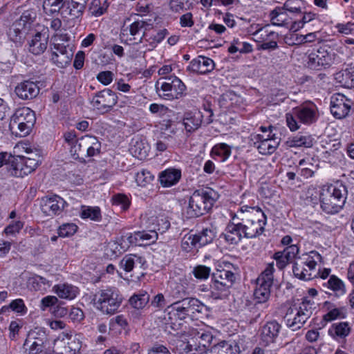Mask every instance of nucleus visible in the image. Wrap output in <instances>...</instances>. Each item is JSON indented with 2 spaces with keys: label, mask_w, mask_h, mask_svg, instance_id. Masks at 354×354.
<instances>
[{
  "label": "nucleus",
  "mask_w": 354,
  "mask_h": 354,
  "mask_svg": "<svg viewBox=\"0 0 354 354\" xmlns=\"http://www.w3.org/2000/svg\"><path fill=\"white\" fill-rule=\"evenodd\" d=\"M274 271V262L268 263L265 270L259 276L257 279L266 281L267 283H273V272Z\"/></svg>",
  "instance_id": "61"
},
{
  "label": "nucleus",
  "mask_w": 354,
  "mask_h": 354,
  "mask_svg": "<svg viewBox=\"0 0 354 354\" xmlns=\"http://www.w3.org/2000/svg\"><path fill=\"white\" fill-rule=\"evenodd\" d=\"M335 80L341 86L354 88V67L342 70L335 74Z\"/></svg>",
  "instance_id": "32"
},
{
  "label": "nucleus",
  "mask_w": 354,
  "mask_h": 354,
  "mask_svg": "<svg viewBox=\"0 0 354 354\" xmlns=\"http://www.w3.org/2000/svg\"><path fill=\"white\" fill-rule=\"evenodd\" d=\"M181 247L187 252H191L193 249L201 248L196 235L192 234H187L183 238Z\"/></svg>",
  "instance_id": "50"
},
{
  "label": "nucleus",
  "mask_w": 354,
  "mask_h": 354,
  "mask_svg": "<svg viewBox=\"0 0 354 354\" xmlns=\"http://www.w3.org/2000/svg\"><path fill=\"white\" fill-rule=\"evenodd\" d=\"M63 137L75 160L84 162L86 158L93 157L100 152L101 142L95 136L86 135L77 138L75 132L68 131Z\"/></svg>",
  "instance_id": "1"
},
{
  "label": "nucleus",
  "mask_w": 354,
  "mask_h": 354,
  "mask_svg": "<svg viewBox=\"0 0 354 354\" xmlns=\"http://www.w3.org/2000/svg\"><path fill=\"white\" fill-rule=\"evenodd\" d=\"M59 297L66 299H73L78 294V288L68 283L58 284L53 288Z\"/></svg>",
  "instance_id": "35"
},
{
  "label": "nucleus",
  "mask_w": 354,
  "mask_h": 354,
  "mask_svg": "<svg viewBox=\"0 0 354 354\" xmlns=\"http://www.w3.org/2000/svg\"><path fill=\"white\" fill-rule=\"evenodd\" d=\"M66 205V201L57 195L45 196L40 203L42 212L48 216L61 214Z\"/></svg>",
  "instance_id": "15"
},
{
  "label": "nucleus",
  "mask_w": 354,
  "mask_h": 354,
  "mask_svg": "<svg viewBox=\"0 0 354 354\" xmlns=\"http://www.w3.org/2000/svg\"><path fill=\"white\" fill-rule=\"evenodd\" d=\"M315 17V14L313 12H305L301 20L295 21L291 26V29L297 30L304 27V24L313 20Z\"/></svg>",
  "instance_id": "60"
},
{
  "label": "nucleus",
  "mask_w": 354,
  "mask_h": 354,
  "mask_svg": "<svg viewBox=\"0 0 354 354\" xmlns=\"http://www.w3.org/2000/svg\"><path fill=\"white\" fill-rule=\"evenodd\" d=\"M351 101L341 93H335L330 98V112L336 118H345L349 113Z\"/></svg>",
  "instance_id": "17"
},
{
  "label": "nucleus",
  "mask_w": 354,
  "mask_h": 354,
  "mask_svg": "<svg viewBox=\"0 0 354 354\" xmlns=\"http://www.w3.org/2000/svg\"><path fill=\"white\" fill-rule=\"evenodd\" d=\"M314 138L310 135L298 134L294 136L288 142L291 147H306L310 148L314 144Z\"/></svg>",
  "instance_id": "40"
},
{
  "label": "nucleus",
  "mask_w": 354,
  "mask_h": 354,
  "mask_svg": "<svg viewBox=\"0 0 354 354\" xmlns=\"http://www.w3.org/2000/svg\"><path fill=\"white\" fill-rule=\"evenodd\" d=\"M150 28V24L142 19H138L132 22L129 27V34L133 37L136 40V36H140L138 41L134 44H140L143 38L146 36V31Z\"/></svg>",
  "instance_id": "30"
},
{
  "label": "nucleus",
  "mask_w": 354,
  "mask_h": 354,
  "mask_svg": "<svg viewBox=\"0 0 354 354\" xmlns=\"http://www.w3.org/2000/svg\"><path fill=\"white\" fill-rule=\"evenodd\" d=\"M86 2V1L84 0H80V1L71 0L68 2L67 8L69 10V15L73 19H78L83 15Z\"/></svg>",
  "instance_id": "41"
},
{
  "label": "nucleus",
  "mask_w": 354,
  "mask_h": 354,
  "mask_svg": "<svg viewBox=\"0 0 354 354\" xmlns=\"http://www.w3.org/2000/svg\"><path fill=\"white\" fill-rule=\"evenodd\" d=\"M240 221L234 214L225 230L224 238L230 244H237L244 237V230Z\"/></svg>",
  "instance_id": "18"
},
{
  "label": "nucleus",
  "mask_w": 354,
  "mask_h": 354,
  "mask_svg": "<svg viewBox=\"0 0 354 354\" xmlns=\"http://www.w3.org/2000/svg\"><path fill=\"white\" fill-rule=\"evenodd\" d=\"M118 102L116 94L110 89H104L95 94L91 104L100 113L109 112Z\"/></svg>",
  "instance_id": "14"
},
{
  "label": "nucleus",
  "mask_w": 354,
  "mask_h": 354,
  "mask_svg": "<svg viewBox=\"0 0 354 354\" xmlns=\"http://www.w3.org/2000/svg\"><path fill=\"white\" fill-rule=\"evenodd\" d=\"M36 17L37 14L32 10L24 11L10 27L8 32L9 39L16 44H22Z\"/></svg>",
  "instance_id": "6"
},
{
  "label": "nucleus",
  "mask_w": 354,
  "mask_h": 354,
  "mask_svg": "<svg viewBox=\"0 0 354 354\" xmlns=\"http://www.w3.org/2000/svg\"><path fill=\"white\" fill-rule=\"evenodd\" d=\"M244 230V237L253 239L261 235L265 230L266 223L255 221H240Z\"/></svg>",
  "instance_id": "28"
},
{
  "label": "nucleus",
  "mask_w": 354,
  "mask_h": 354,
  "mask_svg": "<svg viewBox=\"0 0 354 354\" xmlns=\"http://www.w3.org/2000/svg\"><path fill=\"white\" fill-rule=\"evenodd\" d=\"M81 347L80 335L63 332L54 340L53 351L57 354H76Z\"/></svg>",
  "instance_id": "10"
},
{
  "label": "nucleus",
  "mask_w": 354,
  "mask_h": 354,
  "mask_svg": "<svg viewBox=\"0 0 354 354\" xmlns=\"http://www.w3.org/2000/svg\"><path fill=\"white\" fill-rule=\"evenodd\" d=\"M293 113L302 123L310 124L318 118L317 109L313 104L303 105L294 109Z\"/></svg>",
  "instance_id": "23"
},
{
  "label": "nucleus",
  "mask_w": 354,
  "mask_h": 354,
  "mask_svg": "<svg viewBox=\"0 0 354 354\" xmlns=\"http://www.w3.org/2000/svg\"><path fill=\"white\" fill-rule=\"evenodd\" d=\"M183 301L189 317L194 316L196 313H201L205 307L202 302L194 297L185 298Z\"/></svg>",
  "instance_id": "43"
},
{
  "label": "nucleus",
  "mask_w": 354,
  "mask_h": 354,
  "mask_svg": "<svg viewBox=\"0 0 354 354\" xmlns=\"http://www.w3.org/2000/svg\"><path fill=\"white\" fill-rule=\"evenodd\" d=\"M185 85L177 77H167L160 79L156 84L158 95L165 100L178 99L183 96Z\"/></svg>",
  "instance_id": "8"
},
{
  "label": "nucleus",
  "mask_w": 354,
  "mask_h": 354,
  "mask_svg": "<svg viewBox=\"0 0 354 354\" xmlns=\"http://www.w3.org/2000/svg\"><path fill=\"white\" fill-rule=\"evenodd\" d=\"M312 305L309 301L305 300L298 308H288L284 316L287 326L293 330L300 329L313 314Z\"/></svg>",
  "instance_id": "9"
},
{
  "label": "nucleus",
  "mask_w": 354,
  "mask_h": 354,
  "mask_svg": "<svg viewBox=\"0 0 354 354\" xmlns=\"http://www.w3.org/2000/svg\"><path fill=\"white\" fill-rule=\"evenodd\" d=\"M32 155L34 157H24V156H20L26 176L35 171L41 162V157L39 153Z\"/></svg>",
  "instance_id": "37"
},
{
  "label": "nucleus",
  "mask_w": 354,
  "mask_h": 354,
  "mask_svg": "<svg viewBox=\"0 0 354 354\" xmlns=\"http://www.w3.org/2000/svg\"><path fill=\"white\" fill-rule=\"evenodd\" d=\"M95 297L97 308L107 315L117 313L123 300L122 296L116 288L102 290Z\"/></svg>",
  "instance_id": "7"
},
{
  "label": "nucleus",
  "mask_w": 354,
  "mask_h": 354,
  "mask_svg": "<svg viewBox=\"0 0 354 354\" xmlns=\"http://www.w3.org/2000/svg\"><path fill=\"white\" fill-rule=\"evenodd\" d=\"M304 6L303 0H286L283 5L286 10L292 14L301 13Z\"/></svg>",
  "instance_id": "52"
},
{
  "label": "nucleus",
  "mask_w": 354,
  "mask_h": 354,
  "mask_svg": "<svg viewBox=\"0 0 354 354\" xmlns=\"http://www.w3.org/2000/svg\"><path fill=\"white\" fill-rule=\"evenodd\" d=\"M197 241L201 247L206 245L212 242L216 236V232L213 227H206L198 234H196Z\"/></svg>",
  "instance_id": "45"
},
{
  "label": "nucleus",
  "mask_w": 354,
  "mask_h": 354,
  "mask_svg": "<svg viewBox=\"0 0 354 354\" xmlns=\"http://www.w3.org/2000/svg\"><path fill=\"white\" fill-rule=\"evenodd\" d=\"M165 313L164 319L167 327L174 330H178L180 328L181 323L179 322L189 317L183 299L174 302L167 306Z\"/></svg>",
  "instance_id": "13"
},
{
  "label": "nucleus",
  "mask_w": 354,
  "mask_h": 354,
  "mask_svg": "<svg viewBox=\"0 0 354 354\" xmlns=\"http://www.w3.org/2000/svg\"><path fill=\"white\" fill-rule=\"evenodd\" d=\"M287 10L283 7H277L270 14L271 22L274 26H283L290 23Z\"/></svg>",
  "instance_id": "36"
},
{
  "label": "nucleus",
  "mask_w": 354,
  "mask_h": 354,
  "mask_svg": "<svg viewBox=\"0 0 354 354\" xmlns=\"http://www.w3.org/2000/svg\"><path fill=\"white\" fill-rule=\"evenodd\" d=\"M212 279L218 280L219 282H222L223 285L230 288L236 281V276L230 270H218L213 273Z\"/></svg>",
  "instance_id": "39"
},
{
  "label": "nucleus",
  "mask_w": 354,
  "mask_h": 354,
  "mask_svg": "<svg viewBox=\"0 0 354 354\" xmlns=\"http://www.w3.org/2000/svg\"><path fill=\"white\" fill-rule=\"evenodd\" d=\"M346 201V189L330 185L323 187L320 194V202L322 209L328 214L338 212Z\"/></svg>",
  "instance_id": "3"
},
{
  "label": "nucleus",
  "mask_w": 354,
  "mask_h": 354,
  "mask_svg": "<svg viewBox=\"0 0 354 354\" xmlns=\"http://www.w3.org/2000/svg\"><path fill=\"white\" fill-rule=\"evenodd\" d=\"M211 297L214 299H223L227 297L230 292V288L219 282L218 280L212 279Z\"/></svg>",
  "instance_id": "38"
},
{
  "label": "nucleus",
  "mask_w": 354,
  "mask_h": 354,
  "mask_svg": "<svg viewBox=\"0 0 354 354\" xmlns=\"http://www.w3.org/2000/svg\"><path fill=\"white\" fill-rule=\"evenodd\" d=\"M131 153L138 159H144L148 156L149 147L142 141H136L130 149Z\"/></svg>",
  "instance_id": "49"
},
{
  "label": "nucleus",
  "mask_w": 354,
  "mask_h": 354,
  "mask_svg": "<svg viewBox=\"0 0 354 354\" xmlns=\"http://www.w3.org/2000/svg\"><path fill=\"white\" fill-rule=\"evenodd\" d=\"M216 193L211 189L195 191L189 198V204L185 210L187 218H196L202 216L214 205Z\"/></svg>",
  "instance_id": "2"
},
{
  "label": "nucleus",
  "mask_w": 354,
  "mask_h": 354,
  "mask_svg": "<svg viewBox=\"0 0 354 354\" xmlns=\"http://www.w3.org/2000/svg\"><path fill=\"white\" fill-rule=\"evenodd\" d=\"M113 205L120 206L124 211L127 210L130 205V201L128 197L123 194H118L112 198Z\"/></svg>",
  "instance_id": "56"
},
{
  "label": "nucleus",
  "mask_w": 354,
  "mask_h": 354,
  "mask_svg": "<svg viewBox=\"0 0 354 354\" xmlns=\"http://www.w3.org/2000/svg\"><path fill=\"white\" fill-rule=\"evenodd\" d=\"M299 248L296 245H290L281 252L283 253L286 259L290 262L292 259L296 258V255L299 253Z\"/></svg>",
  "instance_id": "63"
},
{
  "label": "nucleus",
  "mask_w": 354,
  "mask_h": 354,
  "mask_svg": "<svg viewBox=\"0 0 354 354\" xmlns=\"http://www.w3.org/2000/svg\"><path fill=\"white\" fill-rule=\"evenodd\" d=\"M272 283H267L261 279H257V286L254 292V297L257 304H266L270 297V287Z\"/></svg>",
  "instance_id": "29"
},
{
  "label": "nucleus",
  "mask_w": 354,
  "mask_h": 354,
  "mask_svg": "<svg viewBox=\"0 0 354 354\" xmlns=\"http://www.w3.org/2000/svg\"><path fill=\"white\" fill-rule=\"evenodd\" d=\"M35 330H31L28 333V336L24 344V347L27 354H39L42 352L44 347L41 346L40 343L32 344L34 339Z\"/></svg>",
  "instance_id": "44"
},
{
  "label": "nucleus",
  "mask_w": 354,
  "mask_h": 354,
  "mask_svg": "<svg viewBox=\"0 0 354 354\" xmlns=\"http://www.w3.org/2000/svg\"><path fill=\"white\" fill-rule=\"evenodd\" d=\"M153 175L148 170L142 169L137 173L136 181L139 186L145 187L153 180Z\"/></svg>",
  "instance_id": "53"
},
{
  "label": "nucleus",
  "mask_w": 354,
  "mask_h": 354,
  "mask_svg": "<svg viewBox=\"0 0 354 354\" xmlns=\"http://www.w3.org/2000/svg\"><path fill=\"white\" fill-rule=\"evenodd\" d=\"M212 152L217 156H223V160H225L230 156L231 151L227 144L221 143L215 145L212 148Z\"/></svg>",
  "instance_id": "62"
},
{
  "label": "nucleus",
  "mask_w": 354,
  "mask_h": 354,
  "mask_svg": "<svg viewBox=\"0 0 354 354\" xmlns=\"http://www.w3.org/2000/svg\"><path fill=\"white\" fill-rule=\"evenodd\" d=\"M157 239L156 230L136 232L133 234H130L127 237V240L131 244L136 245H150L155 243Z\"/></svg>",
  "instance_id": "24"
},
{
  "label": "nucleus",
  "mask_w": 354,
  "mask_h": 354,
  "mask_svg": "<svg viewBox=\"0 0 354 354\" xmlns=\"http://www.w3.org/2000/svg\"><path fill=\"white\" fill-rule=\"evenodd\" d=\"M351 328L347 322L335 323L329 329V334L334 337L344 338L348 335Z\"/></svg>",
  "instance_id": "42"
},
{
  "label": "nucleus",
  "mask_w": 354,
  "mask_h": 354,
  "mask_svg": "<svg viewBox=\"0 0 354 354\" xmlns=\"http://www.w3.org/2000/svg\"><path fill=\"white\" fill-rule=\"evenodd\" d=\"M214 66V62L212 59L198 56L190 62L187 71L198 74H207L213 71Z\"/></svg>",
  "instance_id": "25"
},
{
  "label": "nucleus",
  "mask_w": 354,
  "mask_h": 354,
  "mask_svg": "<svg viewBox=\"0 0 354 354\" xmlns=\"http://www.w3.org/2000/svg\"><path fill=\"white\" fill-rule=\"evenodd\" d=\"M211 272V268L206 266L199 265L194 268L192 273L194 276L201 280H205L209 278Z\"/></svg>",
  "instance_id": "55"
},
{
  "label": "nucleus",
  "mask_w": 354,
  "mask_h": 354,
  "mask_svg": "<svg viewBox=\"0 0 354 354\" xmlns=\"http://www.w3.org/2000/svg\"><path fill=\"white\" fill-rule=\"evenodd\" d=\"M194 337L196 339H201L199 346H194L190 342L178 341L177 342L176 350L179 354H196L198 351H203L206 347L205 343H209L212 339L211 335L204 332H197Z\"/></svg>",
  "instance_id": "16"
},
{
  "label": "nucleus",
  "mask_w": 354,
  "mask_h": 354,
  "mask_svg": "<svg viewBox=\"0 0 354 354\" xmlns=\"http://www.w3.org/2000/svg\"><path fill=\"white\" fill-rule=\"evenodd\" d=\"M77 230V226L74 223L62 224L58 230L59 236L66 237L73 235Z\"/></svg>",
  "instance_id": "59"
},
{
  "label": "nucleus",
  "mask_w": 354,
  "mask_h": 354,
  "mask_svg": "<svg viewBox=\"0 0 354 354\" xmlns=\"http://www.w3.org/2000/svg\"><path fill=\"white\" fill-rule=\"evenodd\" d=\"M50 59L57 66L64 68L68 66L73 56L72 48L69 45L58 42V38L55 36L52 38L50 44Z\"/></svg>",
  "instance_id": "11"
},
{
  "label": "nucleus",
  "mask_w": 354,
  "mask_h": 354,
  "mask_svg": "<svg viewBox=\"0 0 354 354\" xmlns=\"http://www.w3.org/2000/svg\"><path fill=\"white\" fill-rule=\"evenodd\" d=\"M108 5L102 6L100 0H93L89 7L92 15L99 17L102 15L107 10Z\"/></svg>",
  "instance_id": "57"
},
{
  "label": "nucleus",
  "mask_w": 354,
  "mask_h": 354,
  "mask_svg": "<svg viewBox=\"0 0 354 354\" xmlns=\"http://www.w3.org/2000/svg\"><path fill=\"white\" fill-rule=\"evenodd\" d=\"M48 37L37 32L28 41V50L34 55H41L47 48Z\"/></svg>",
  "instance_id": "27"
},
{
  "label": "nucleus",
  "mask_w": 354,
  "mask_h": 354,
  "mask_svg": "<svg viewBox=\"0 0 354 354\" xmlns=\"http://www.w3.org/2000/svg\"><path fill=\"white\" fill-rule=\"evenodd\" d=\"M15 92L17 96L21 100H32L38 95L39 87L35 82L24 80L15 86Z\"/></svg>",
  "instance_id": "22"
},
{
  "label": "nucleus",
  "mask_w": 354,
  "mask_h": 354,
  "mask_svg": "<svg viewBox=\"0 0 354 354\" xmlns=\"http://www.w3.org/2000/svg\"><path fill=\"white\" fill-rule=\"evenodd\" d=\"M241 221H255L256 222H267V218L262 209L258 206L243 205L236 213Z\"/></svg>",
  "instance_id": "21"
},
{
  "label": "nucleus",
  "mask_w": 354,
  "mask_h": 354,
  "mask_svg": "<svg viewBox=\"0 0 354 354\" xmlns=\"http://www.w3.org/2000/svg\"><path fill=\"white\" fill-rule=\"evenodd\" d=\"M169 34L168 30L165 28L160 30L155 35L151 36L149 39L151 46H156L160 43L165 37Z\"/></svg>",
  "instance_id": "64"
},
{
  "label": "nucleus",
  "mask_w": 354,
  "mask_h": 354,
  "mask_svg": "<svg viewBox=\"0 0 354 354\" xmlns=\"http://www.w3.org/2000/svg\"><path fill=\"white\" fill-rule=\"evenodd\" d=\"M64 3L62 0H44L43 7L46 12L54 13L59 12Z\"/></svg>",
  "instance_id": "54"
},
{
  "label": "nucleus",
  "mask_w": 354,
  "mask_h": 354,
  "mask_svg": "<svg viewBox=\"0 0 354 354\" xmlns=\"http://www.w3.org/2000/svg\"><path fill=\"white\" fill-rule=\"evenodd\" d=\"M280 330L281 325L277 321L268 322L261 328V340L265 345L274 342Z\"/></svg>",
  "instance_id": "26"
},
{
  "label": "nucleus",
  "mask_w": 354,
  "mask_h": 354,
  "mask_svg": "<svg viewBox=\"0 0 354 354\" xmlns=\"http://www.w3.org/2000/svg\"><path fill=\"white\" fill-rule=\"evenodd\" d=\"M36 122L35 112L28 107L17 109L12 115L9 124L11 131L19 136L28 135Z\"/></svg>",
  "instance_id": "5"
},
{
  "label": "nucleus",
  "mask_w": 354,
  "mask_h": 354,
  "mask_svg": "<svg viewBox=\"0 0 354 354\" xmlns=\"http://www.w3.org/2000/svg\"><path fill=\"white\" fill-rule=\"evenodd\" d=\"M6 170L10 176L23 178L26 176L20 156L15 157L11 155V158L6 164Z\"/></svg>",
  "instance_id": "34"
},
{
  "label": "nucleus",
  "mask_w": 354,
  "mask_h": 354,
  "mask_svg": "<svg viewBox=\"0 0 354 354\" xmlns=\"http://www.w3.org/2000/svg\"><path fill=\"white\" fill-rule=\"evenodd\" d=\"M10 310L17 313L23 314L26 312V307L23 299H17L12 300L8 306H3L1 308V313H3L9 311Z\"/></svg>",
  "instance_id": "51"
},
{
  "label": "nucleus",
  "mask_w": 354,
  "mask_h": 354,
  "mask_svg": "<svg viewBox=\"0 0 354 354\" xmlns=\"http://www.w3.org/2000/svg\"><path fill=\"white\" fill-rule=\"evenodd\" d=\"M181 178V171L178 169L169 168L160 174V181L163 187H171L176 184Z\"/></svg>",
  "instance_id": "31"
},
{
  "label": "nucleus",
  "mask_w": 354,
  "mask_h": 354,
  "mask_svg": "<svg viewBox=\"0 0 354 354\" xmlns=\"http://www.w3.org/2000/svg\"><path fill=\"white\" fill-rule=\"evenodd\" d=\"M149 301V295L147 292L135 294L129 299L130 304L136 309L143 308Z\"/></svg>",
  "instance_id": "47"
},
{
  "label": "nucleus",
  "mask_w": 354,
  "mask_h": 354,
  "mask_svg": "<svg viewBox=\"0 0 354 354\" xmlns=\"http://www.w3.org/2000/svg\"><path fill=\"white\" fill-rule=\"evenodd\" d=\"M120 266L126 272L135 270L142 276L144 275L143 270L147 267V261L143 257L133 254L125 255L120 261Z\"/></svg>",
  "instance_id": "19"
},
{
  "label": "nucleus",
  "mask_w": 354,
  "mask_h": 354,
  "mask_svg": "<svg viewBox=\"0 0 354 354\" xmlns=\"http://www.w3.org/2000/svg\"><path fill=\"white\" fill-rule=\"evenodd\" d=\"M328 287L332 290L336 296L339 297L346 293L344 282L335 275H331L327 282Z\"/></svg>",
  "instance_id": "46"
},
{
  "label": "nucleus",
  "mask_w": 354,
  "mask_h": 354,
  "mask_svg": "<svg viewBox=\"0 0 354 354\" xmlns=\"http://www.w3.org/2000/svg\"><path fill=\"white\" fill-rule=\"evenodd\" d=\"M335 56L334 50L330 46L324 45L309 54L307 64L310 68L315 70H319L322 67H329L333 64Z\"/></svg>",
  "instance_id": "12"
},
{
  "label": "nucleus",
  "mask_w": 354,
  "mask_h": 354,
  "mask_svg": "<svg viewBox=\"0 0 354 354\" xmlns=\"http://www.w3.org/2000/svg\"><path fill=\"white\" fill-rule=\"evenodd\" d=\"M203 115L200 111L187 113L183 119V125L187 132L198 129L203 122Z\"/></svg>",
  "instance_id": "33"
},
{
  "label": "nucleus",
  "mask_w": 354,
  "mask_h": 354,
  "mask_svg": "<svg viewBox=\"0 0 354 354\" xmlns=\"http://www.w3.org/2000/svg\"><path fill=\"white\" fill-rule=\"evenodd\" d=\"M322 259L321 254L312 250L297 257L292 268L294 275L302 280L308 281L316 276L315 268Z\"/></svg>",
  "instance_id": "4"
},
{
  "label": "nucleus",
  "mask_w": 354,
  "mask_h": 354,
  "mask_svg": "<svg viewBox=\"0 0 354 354\" xmlns=\"http://www.w3.org/2000/svg\"><path fill=\"white\" fill-rule=\"evenodd\" d=\"M239 39H234L228 48V52L230 53H235L239 52L241 53H248L252 51V46L251 44H243V48L238 46Z\"/></svg>",
  "instance_id": "58"
},
{
  "label": "nucleus",
  "mask_w": 354,
  "mask_h": 354,
  "mask_svg": "<svg viewBox=\"0 0 354 354\" xmlns=\"http://www.w3.org/2000/svg\"><path fill=\"white\" fill-rule=\"evenodd\" d=\"M257 141L254 142L255 147L259 152L263 155L272 154L274 152L280 142V138L275 134L268 135L266 138L263 136L257 134L255 136Z\"/></svg>",
  "instance_id": "20"
},
{
  "label": "nucleus",
  "mask_w": 354,
  "mask_h": 354,
  "mask_svg": "<svg viewBox=\"0 0 354 354\" xmlns=\"http://www.w3.org/2000/svg\"><path fill=\"white\" fill-rule=\"evenodd\" d=\"M82 218H90L94 221H99L101 220V211L98 207H82L80 214Z\"/></svg>",
  "instance_id": "48"
}]
</instances>
